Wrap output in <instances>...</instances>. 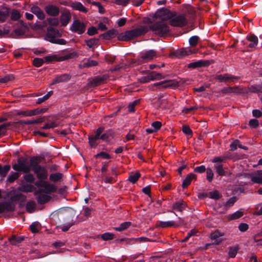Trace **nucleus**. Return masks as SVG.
Returning a JSON list of instances; mask_svg holds the SVG:
<instances>
[{"label":"nucleus","instance_id":"42","mask_svg":"<svg viewBox=\"0 0 262 262\" xmlns=\"http://www.w3.org/2000/svg\"><path fill=\"white\" fill-rule=\"evenodd\" d=\"M14 79L13 75L9 74L6 75L4 77L0 78V82L6 83L9 81H12Z\"/></svg>","mask_w":262,"mask_h":262},{"label":"nucleus","instance_id":"2","mask_svg":"<svg viewBox=\"0 0 262 262\" xmlns=\"http://www.w3.org/2000/svg\"><path fill=\"white\" fill-rule=\"evenodd\" d=\"M154 20L155 23L150 26V28L156 34L163 35L169 32V29L166 21Z\"/></svg>","mask_w":262,"mask_h":262},{"label":"nucleus","instance_id":"49","mask_svg":"<svg viewBox=\"0 0 262 262\" xmlns=\"http://www.w3.org/2000/svg\"><path fill=\"white\" fill-rule=\"evenodd\" d=\"M45 62V60L43 58H35L33 60V64L36 67H40Z\"/></svg>","mask_w":262,"mask_h":262},{"label":"nucleus","instance_id":"26","mask_svg":"<svg viewBox=\"0 0 262 262\" xmlns=\"http://www.w3.org/2000/svg\"><path fill=\"white\" fill-rule=\"evenodd\" d=\"M9 13V9L7 8H3L0 9V22L5 21L8 16Z\"/></svg>","mask_w":262,"mask_h":262},{"label":"nucleus","instance_id":"10","mask_svg":"<svg viewBox=\"0 0 262 262\" xmlns=\"http://www.w3.org/2000/svg\"><path fill=\"white\" fill-rule=\"evenodd\" d=\"M85 29V26L83 23L79 20H75L71 28L72 31L76 32L79 34H82Z\"/></svg>","mask_w":262,"mask_h":262},{"label":"nucleus","instance_id":"9","mask_svg":"<svg viewBox=\"0 0 262 262\" xmlns=\"http://www.w3.org/2000/svg\"><path fill=\"white\" fill-rule=\"evenodd\" d=\"M170 25L174 27H182L187 24L185 14L178 15L170 20Z\"/></svg>","mask_w":262,"mask_h":262},{"label":"nucleus","instance_id":"56","mask_svg":"<svg viewBox=\"0 0 262 262\" xmlns=\"http://www.w3.org/2000/svg\"><path fill=\"white\" fill-rule=\"evenodd\" d=\"M11 19L13 20H17L20 17V13L16 10H13L11 13Z\"/></svg>","mask_w":262,"mask_h":262},{"label":"nucleus","instance_id":"19","mask_svg":"<svg viewBox=\"0 0 262 262\" xmlns=\"http://www.w3.org/2000/svg\"><path fill=\"white\" fill-rule=\"evenodd\" d=\"M31 11L39 19L42 20L45 17V15L43 12L38 6H34L32 7L31 8Z\"/></svg>","mask_w":262,"mask_h":262},{"label":"nucleus","instance_id":"58","mask_svg":"<svg viewBox=\"0 0 262 262\" xmlns=\"http://www.w3.org/2000/svg\"><path fill=\"white\" fill-rule=\"evenodd\" d=\"M170 82L167 81H162L160 82H157L154 84V86H159L161 88H166L171 86V84L169 83Z\"/></svg>","mask_w":262,"mask_h":262},{"label":"nucleus","instance_id":"34","mask_svg":"<svg viewBox=\"0 0 262 262\" xmlns=\"http://www.w3.org/2000/svg\"><path fill=\"white\" fill-rule=\"evenodd\" d=\"M131 225L130 222H126L122 223L119 227H115L114 229L117 231H122L127 229Z\"/></svg>","mask_w":262,"mask_h":262},{"label":"nucleus","instance_id":"29","mask_svg":"<svg viewBox=\"0 0 262 262\" xmlns=\"http://www.w3.org/2000/svg\"><path fill=\"white\" fill-rule=\"evenodd\" d=\"M10 169V166L9 165H6L3 167L0 165V177H1L2 179L4 178Z\"/></svg>","mask_w":262,"mask_h":262},{"label":"nucleus","instance_id":"32","mask_svg":"<svg viewBox=\"0 0 262 262\" xmlns=\"http://www.w3.org/2000/svg\"><path fill=\"white\" fill-rule=\"evenodd\" d=\"M214 169H215L216 172L218 173L219 176H223L226 174L225 171L223 167L222 164L220 163L215 164Z\"/></svg>","mask_w":262,"mask_h":262},{"label":"nucleus","instance_id":"35","mask_svg":"<svg viewBox=\"0 0 262 262\" xmlns=\"http://www.w3.org/2000/svg\"><path fill=\"white\" fill-rule=\"evenodd\" d=\"M34 189V187L31 184H24L22 185L20 188L19 190L21 191L25 192H30L33 191Z\"/></svg>","mask_w":262,"mask_h":262},{"label":"nucleus","instance_id":"62","mask_svg":"<svg viewBox=\"0 0 262 262\" xmlns=\"http://www.w3.org/2000/svg\"><path fill=\"white\" fill-rule=\"evenodd\" d=\"M243 215V213L241 211H236L235 213H233L231 216H230L229 219L230 220H235L241 217H242Z\"/></svg>","mask_w":262,"mask_h":262},{"label":"nucleus","instance_id":"50","mask_svg":"<svg viewBox=\"0 0 262 262\" xmlns=\"http://www.w3.org/2000/svg\"><path fill=\"white\" fill-rule=\"evenodd\" d=\"M222 92L224 93H237V88L236 87H227L224 88Z\"/></svg>","mask_w":262,"mask_h":262},{"label":"nucleus","instance_id":"18","mask_svg":"<svg viewBox=\"0 0 262 262\" xmlns=\"http://www.w3.org/2000/svg\"><path fill=\"white\" fill-rule=\"evenodd\" d=\"M71 19V14L69 11L65 10L62 12L60 17V22L62 26H67Z\"/></svg>","mask_w":262,"mask_h":262},{"label":"nucleus","instance_id":"24","mask_svg":"<svg viewBox=\"0 0 262 262\" xmlns=\"http://www.w3.org/2000/svg\"><path fill=\"white\" fill-rule=\"evenodd\" d=\"M70 6L75 10H77L85 13L87 12L86 9L80 2H75L71 3Z\"/></svg>","mask_w":262,"mask_h":262},{"label":"nucleus","instance_id":"7","mask_svg":"<svg viewBox=\"0 0 262 262\" xmlns=\"http://www.w3.org/2000/svg\"><path fill=\"white\" fill-rule=\"evenodd\" d=\"M35 185L37 187L41 188L42 191L47 193L54 192L56 190V188L54 185L50 184L44 181H39L36 182L35 183Z\"/></svg>","mask_w":262,"mask_h":262},{"label":"nucleus","instance_id":"47","mask_svg":"<svg viewBox=\"0 0 262 262\" xmlns=\"http://www.w3.org/2000/svg\"><path fill=\"white\" fill-rule=\"evenodd\" d=\"M35 208V203L34 202L31 201L28 202L26 205V209L29 213H32L34 211Z\"/></svg>","mask_w":262,"mask_h":262},{"label":"nucleus","instance_id":"43","mask_svg":"<svg viewBox=\"0 0 262 262\" xmlns=\"http://www.w3.org/2000/svg\"><path fill=\"white\" fill-rule=\"evenodd\" d=\"M250 92L252 93H261L260 85H252L248 88Z\"/></svg>","mask_w":262,"mask_h":262},{"label":"nucleus","instance_id":"60","mask_svg":"<svg viewBox=\"0 0 262 262\" xmlns=\"http://www.w3.org/2000/svg\"><path fill=\"white\" fill-rule=\"evenodd\" d=\"M92 5L96 6V7H98L99 12L100 13L103 14L105 12V9H104L103 6L100 3L97 2H93L92 3Z\"/></svg>","mask_w":262,"mask_h":262},{"label":"nucleus","instance_id":"41","mask_svg":"<svg viewBox=\"0 0 262 262\" xmlns=\"http://www.w3.org/2000/svg\"><path fill=\"white\" fill-rule=\"evenodd\" d=\"M43 121L42 119L39 118L38 119H33L31 120H28V121H21L20 122L21 123L27 124V125H30V124H38Z\"/></svg>","mask_w":262,"mask_h":262},{"label":"nucleus","instance_id":"25","mask_svg":"<svg viewBox=\"0 0 262 262\" xmlns=\"http://www.w3.org/2000/svg\"><path fill=\"white\" fill-rule=\"evenodd\" d=\"M70 79V76L68 74H63L60 76H57L54 79L52 82V84L60 83L66 81Z\"/></svg>","mask_w":262,"mask_h":262},{"label":"nucleus","instance_id":"13","mask_svg":"<svg viewBox=\"0 0 262 262\" xmlns=\"http://www.w3.org/2000/svg\"><path fill=\"white\" fill-rule=\"evenodd\" d=\"M224 235V233L221 232L219 230H215L211 233L210 237L212 240L214 241L213 244L219 245L223 241L221 237Z\"/></svg>","mask_w":262,"mask_h":262},{"label":"nucleus","instance_id":"5","mask_svg":"<svg viewBox=\"0 0 262 262\" xmlns=\"http://www.w3.org/2000/svg\"><path fill=\"white\" fill-rule=\"evenodd\" d=\"M72 57L71 54H68L65 55H59V54H51L44 57L45 62L49 63L52 61H62L68 60Z\"/></svg>","mask_w":262,"mask_h":262},{"label":"nucleus","instance_id":"48","mask_svg":"<svg viewBox=\"0 0 262 262\" xmlns=\"http://www.w3.org/2000/svg\"><path fill=\"white\" fill-rule=\"evenodd\" d=\"M238 250V248L236 247H230L229 250V253H228L229 256L231 258L235 257L237 254Z\"/></svg>","mask_w":262,"mask_h":262},{"label":"nucleus","instance_id":"31","mask_svg":"<svg viewBox=\"0 0 262 262\" xmlns=\"http://www.w3.org/2000/svg\"><path fill=\"white\" fill-rule=\"evenodd\" d=\"M113 138V132L111 130L106 131L104 133L101 135L100 139L107 141Z\"/></svg>","mask_w":262,"mask_h":262},{"label":"nucleus","instance_id":"3","mask_svg":"<svg viewBox=\"0 0 262 262\" xmlns=\"http://www.w3.org/2000/svg\"><path fill=\"white\" fill-rule=\"evenodd\" d=\"M32 169L36 174L38 179L42 181L47 178L48 171L45 167L38 164H33L32 165Z\"/></svg>","mask_w":262,"mask_h":262},{"label":"nucleus","instance_id":"20","mask_svg":"<svg viewBox=\"0 0 262 262\" xmlns=\"http://www.w3.org/2000/svg\"><path fill=\"white\" fill-rule=\"evenodd\" d=\"M247 39L248 41L250 42V43L248 46L249 48H254L258 44V37L254 34L248 35L247 36Z\"/></svg>","mask_w":262,"mask_h":262},{"label":"nucleus","instance_id":"54","mask_svg":"<svg viewBox=\"0 0 262 262\" xmlns=\"http://www.w3.org/2000/svg\"><path fill=\"white\" fill-rule=\"evenodd\" d=\"M213 172L211 168L206 169V179L209 182H212L213 178Z\"/></svg>","mask_w":262,"mask_h":262},{"label":"nucleus","instance_id":"36","mask_svg":"<svg viewBox=\"0 0 262 262\" xmlns=\"http://www.w3.org/2000/svg\"><path fill=\"white\" fill-rule=\"evenodd\" d=\"M184 12L189 15H193L195 10L190 5L186 4L183 6Z\"/></svg>","mask_w":262,"mask_h":262},{"label":"nucleus","instance_id":"61","mask_svg":"<svg viewBox=\"0 0 262 262\" xmlns=\"http://www.w3.org/2000/svg\"><path fill=\"white\" fill-rule=\"evenodd\" d=\"M101 238L104 241L112 239L114 238V234L106 232L101 235Z\"/></svg>","mask_w":262,"mask_h":262},{"label":"nucleus","instance_id":"37","mask_svg":"<svg viewBox=\"0 0 262 262\" xmlns=\"http://www.w3.org/2000/svg\"><path fill=\"white\" fill-rule=\"evenodd\" d=\"M230 157L227 156V155H224V156H220V157H214L212 160V162L213 163H221V162H223L224 161H225V160L227 159H230Z\"/></svg>","mask_w":262,"mask_h":262},{"label":"nucleus","instance_id":"53","mask_svg":"<svg viewBox=\"0 0 262 262\" xmlns=\"http://www.w3.org/2000/svg\"><path fill=\"white\" fill-rule=\"evenodd\" d=\"M98 40L95 38H91L90 39L85 40L86 45L90 48H92L97 43Z\"/></svg>","mask_w":262,"mask_h":262},{"label":"nucleus","instance_id":"15","mask_svg":"<svg viewBox=\"0 0 262 262\" xmlns=\"http://www.w3.org/2000/svg\"><path fill=\"white\" fill-rule=\"evenodd\" d=\"M215 79L220 82L234 81L237 79V77L228 74L217 75L216 76Z\"/></svg>","mask_w":262,"mask_h":262},{"label":"nucleus","instance_id":"52","mask_svg":"<svg viewBox=\"0 0 262 262\" xmlns=\"http://www.w3.org/2000/svg\"><path fill=\"white\" fill-rule=\"evenodd\" d=\"M104 79L103 77H98L95 78H94L91 84L93 86H97L100 84H101L103 81H104Z\"/></svg>","mask_w":262,"mask_h":262},{"label":"nucleus","instance_id":"12","mask_svg":"<svg viewBox=\"0 0 262 262\" xmlns=\"http://www.w3.org/2000/svg\"><path fill=\"white\" fill-rule=\"evenodd\" d=\"M59 32L57 30H56L52 27H49L47 29L46 39L52 43V40H55V39L57 38Z\"/></svg>","mask_w":262,"mask_h":262},{"label":"nucleus","instance_id":"38","mask_svg":"<svg viewBox=\"0 0 262 262\" xmlns=\"http://www.w3.org/2000/svg\"><path fill=\"white\" fill-rule=\"evenodd\" d=\"M62 177V174L59 172L52 173L50 176V180L52 182L59 181Z\"/></svg>","mask_w":262,"mask_h":262},{"label":"nucleus","instance_id":"27","mask_svg":"<svg viewBox=\"0 0 262 262\" xmlns=\"http://www.w3.org/2000/svg\"><path fill=\"white\" fill-rule=\"evenodd\" d=\"M195 52H193L189 48H182L177 52V55L179 56H184L191 54Z\"/></svg>","mask_w":262,"mask_h":262},{"label":"nucleus","instance_id":"16","mask_svg":"<svg viewBox=\"0 0 262 262\" xmlns=\"http://www.w3.org/2000/svg\"><path fill=\"white\" fill-rule=\"evenodd\" d=\"M186 206L187 204L186 202L182 200H180L173 203L171 208L173 210L182 212L185 209Z\"/></svg>","mask_w":262,"mask_h":262},{"label":"nucleus","instance_id":"59","mask_svg":"<svg viewBox=\"0 0 262 262\" xmlns=\"http://www.w3.org/2000/svg\"><path fill=\"white\" fill-rule=\"evenodd\" d=\"M167 102L166 100L163 97L160 96L159 97L157 101L155 102L157 106L159 107H161Z\"/></svg>","mask_w":262,"mask_h":262},{"label":"nucleus","instance_id":"40","mask_svg":"<svg viewBox=\"0 0 262 262\" xmlns=\"http://www.w3.org/2000/svg\"><path fill=\"white\" fill-rule=\"evenodd\" d=\"M50 196L47 194H40L38 197L37 201L39 204H43L50 200Z\"/></svg>","mask_w":262,"mask_h":262},{"label":"nucleus","instance_id":"21","mask_svg":"<svg viewBox=\"0 0 262 262\" xmlns=\"http://www.w3.org/2000/svg\"><path fill=\"white\" fill-rule=\"evenodd\" d=\"M118 34V31L116 30L112 29L108 30L106 33L101 35V37L104 39H110L116 37Z\"/></svg>","mask_w":262,"mask_h":262},{"label":"nucleus","instance_id":"14","mask_svg":"<svg viewBox=\"0 0 262 262\" xmlns=\"http://www.w3.org/2000/svg\"><path fill=\"white\" fill-rule=\"evenodd\" d=\"M46 12L51 16H57L59 13V9L58 7L49 5L47 6L45 8Z\"/></svg>","mask_w":262,"mask_h":262},{"label":"nucleus","instance_id":"30","mask_svg":"<svg viewBox=\"0 0 262 262\" xmlns=\"http://www.w3.org/2000/svg\"><path fill=\"white\" fill-rule=\"evenodd\" d=\"M148 75V79H149L150 80H160L163 78L160 73H157L156 72H152L150 73Z\"/></svg>","mask_w":262,"mask_h":262},{"label":"nucleus","instance_id":"4","mask_svg":"<svg viewBox=\"0 0 262 262\" xmlns=\"http://www.w3.org/2000/svg\"><path fill=\"white\" fill-rule=\"evenodd\" d=\"M31 166L27 163L26 160H19L17 163L12 165V168L17 171L29 173L31 169Z\"/></svg>","mask_w":262,"mask_h":262},{"label":"nucleus","instance_id":"11","mask_svg":"<svg viewBox=\"0 0 262 262\" xmlns=\"http://www.w3.org/2000/svg\"><path fill=\"white\" fill-rule=\"evenodd\" d=\"M179 221L178 222H174L173 221H169L166 222H161L160 226L162 228L167 227H178L184 224V221L183 219L179 217Z\"/></svg>","mask_w":262,"mask_h":262},{"label":"nucleus","instance_id":"6","mask_svg":"<svg viewBox=\"0 0 262 262\" xmlns=\"http://www.w3.org/2000/svg\"><path fill=\"white\" fill-rule=\"evenodd\" d=\"M171 17L170 12L167 9L158 10L155 14L154 20L166 21Z\"/></svg>","mask_w":262,"mask_h":262},{"label":"nucleus","instance_id":"39","mask_svg":"<svg viewBox=\"0 0 262 262\" xmlns=\"http://www.w3.org/2000/svg\"><path fill=\"white\" fill-rule=\"evenodd\" d=\"M53 92L52 91L48 92V93L42 97L38 98L36 103L37 104H40L46 100H48L53 95Z\"/></svg>","mask_w":262,"mask_h":262},{"label":"nucleus","instance_id":"51","mask_svg":"<svg viewBox=\"0 0 262 262\" xmlns=\"http://www.w3.org/2000/svg\"><path fill=\"white\" fill-rule=\"evenodd\" d=\"M15 209V205L11 202H5V211H12Z\"/></svg>","mask_w":262,"mask_h":262},{"label":"nucleus","instance_id":"63","mask_svg":"<svg viewBox=\"0 0 262 262\" xmlns=\"http://www.w3.org/2000/svg\"><path fill=\"white\" fill-rule=\"evenodd\" d=\"M95 157L96 158L101 157L104 159H108L111 158V156L109 154L103 151L100 152V153L97 154Z\"/></svg>","mask_w":262,"mask_h":262},{"label":"nucleus","instance_id":"46","mask_svg":"<svg viewBox=\"0 0 262 262\" xmlns=\"http://www.w3.org/2000/svg\"><path fill=\"white\" fill-rule=\"evenodd\" d=\"M23 178L26 182L29 183H32L35 180V177L33 174L29 172L26 173V174L23 176Z\"/></svg>","mask_w":262,"mask_h":262},{"label":"nucleus","instance_id":"22","mask_svg":"<svg viewBox=\"0 0 262 262\" xmlns=\"http://www.w3.org/2000/svg\"><path fill=\"white\" fill-rule=\"evenodd\" d=\"M195 174L192 173H189L187 177H186V178L184 180L183 183H182V186L183 188H186L188 187V185H190V184L191 183V181L194 179H195Z\"/></svg>","mask_w":262,"mask_h":262},{"label":"nucleus","instance_id":"1","mask_svg":"<svg viewBox=\"0 0 262 262\" xmlns=\"http://www.w3.org/2000/svg\"><path fill=\"white\" fill-rule=\"evenodd\" d=\"M147 31L148 29L146 27L141 26L120 34L118 36V39L119 40L128 41L147 32Z\"/></svg>","mask_w":262,"mask_h":262},{"label":"nucleus","instance_id":"33","mask_svg":"<svg viewBox=\"0 0 262 262\" xmlns=\"http://www.w3.org/2000/svg\"><path fill=\"white\" fill-rule=\"evenodd\" d=\"M19 172L16 171L15 172L11 173L7 178V181L10 183H13L16 180H17L19 177Z\"/></svg>","mask_w":262,"mask_h":262},{"label":"nucleus","instance_id":"44","mask_svg":"<svg viewBox=\"0 0 262 262\" xmlns=\"http://www.w3.org/2000/svg\"><path fill=\"white\" fill-rule=\"evenodd\" d=\"M140 177V173L139 172H137L134 174L130 175L128 177V180L132 183H135L138 181Z\"/></svg>","mask_w":262,"mask_h":262},{"label":"nucleus","instance_id":"8","mask_svg":"<svg viewBox=\"0 0 262 262\" xmlns=\"http://www.w3.org/2000/svg\"><path fill=\"white\" fill-rule=\"evenodd\" d=\"M156 56V52L154 50H150L142 53L138 59L137 64L148 62L153 59Z\"/></svg>","mask_w":262,"mask_h":262},{"label":"nucleus","instance_id":"55","mask_svg":"<svg viewBox=\"0 0 262 262\" xmlns=\"http://www.w3.org/2000/svg\"><path fill=\"white\" fill-rule=\"evenodd\" d=\"M199 39V37L198 36H193L190 37L189 40L190 45L192 47L195 46L198 42Z\"/></svg>","mask_w":262,"mask_h":262},{"label":"nucleus","instance_id":"28","mask_svg":"<svg viewBox=\"0 0 262 262\" xmlns=\"http://www.w3.org/2000/svg\"><path fill=\"white\" fill-rule=\"evenodd\" d=\"M206 65L205 61L199 60L193 62H191L188 64V68L195 69L199 67H202Z\"/></svg>","mask_w":262,"mask_h":262},{"label":"nucleus","instance_id":"17","mask_svg":"<svg viewBox=\"0 0 262 262\" xmlns=\"http://www.w3.org/2000/svg\"><path fill=\"white\" fill-rule=\"evenodd\" d=\"M250 177L253 183L262 184V170H257L253 174L250 175Z\"/></svg>","mask_w":262,"mask_h":262},{"label":"nucleus","instance_id":"64","mask_svg":"<svg viewBox=\"0 0 262 262\" xmlns=\"http://www.w3.org/2000/svg\"><path fill=\"white\" fill-rule=\"evenodd\" d=\"M39 225L38 223H33L32 224V225L30 226V228L31 230V231L33 233H36L38 231V228H39Z\"/></svg>","mask_w":262,"mask_h":262},{"label":"nucleus","instance_id":"45","mask_svg":"<svg viewBox=\"0 0 262 262\" xmlns=\"http://www.w3.org/2000/svg\"><path fill=\"white\" fill-rule=\"evenodd\" d=\"M24 237H21V236H19V237L13 236L11 238H9V241L12 244L16 245V244L20 243L21 241H23L24 240Z\"/></svg>","mask_w":262,"mask_h":262},{"label":"nucleus","instance_id":"23","mask_svg":"<svg viewBox=\"0 0 262 262\" xmlns=\"http://www.w3.org/2000/svg\"><path fill=\"white\" fill-rule=\"evenodd\" d=\"M39 112L37 110H27L21 111L17 113L18 115H21L24 117H31L38 114Z\"/></svg>","mask_w":262,"mask_h":262},{"label":"nucleus","instance_id":"57","mask_svg":"<svg viewBox=\"0 0 262 262\" xmlns=\"http://www.w3.org/2000/svg\"><path fill=\"white\" fill-rule=\"evenodd\" d=\"M208 195L209 198L212 199L217 200L220 198V194L219 192L216 190L210 192L208 193Z\"/></svg>","mask_w":262,"mask_h":262}]
</instances>
